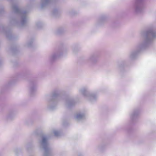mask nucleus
Wrapping results in <instances>:
<instances>
[{
    "label": "nucleus",
    "instance_id": "f257e3e1",
    "mask_svg": "<svg viewBox=\"0 0 156 156\" xmlns=\"http://www.w3.org/2000/svg\"><path fill=\"white\" fill-rule=\"evenodd\" d=\"M46 141V139L45 138H44L43 139V143H44Z\"/></svg>",
    "mask_w": 156,
    "mask_h": 156
},
{
    "label": "nucleus",
    "instance_id": "f03ea898",
    "mask_svg": "<svg viewBox=\"0 0 156 156\" xmlns=\"http://www.w3.org/2000/svg\"><path fill=\"white\" fill-rule=\"evenodd\" d=\"M82 117V115H77V118H80Z\"/></svg>",
    "mask_w": 156,
    "mask_h": 156
}]
</instances>
